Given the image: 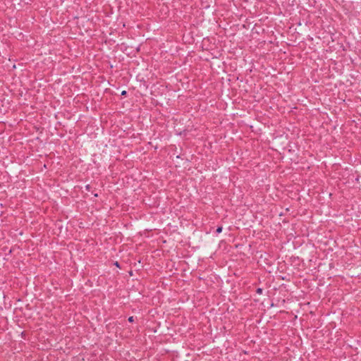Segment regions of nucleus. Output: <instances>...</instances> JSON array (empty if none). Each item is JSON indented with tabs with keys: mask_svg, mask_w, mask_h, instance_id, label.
<instances>
[{
	"mask_svg": "<svg viewBox=\"0 0 361 361\" xmlns=\"http://www.w3.org/2000/svg\"><path fill=\"white\" fill-rule=\"evenodd\" d=\"M222 229H223L222 226H218L216 230V233H218V234L221 233Z\"/></svg>",
	"mask_w": 361,
	"mask_h": 361,
	"instance_id": "f257e3e1",
	"label": "nucleus"
},
{
	"mask_svg": "<svg viewBox=\"0 0 361 361\" xmlns=\"http://www.w3.org/2000/svg\"><path fill=\"white\" fill-rule=\"evenodd\" d=\"M94 197H97V196H98V195H97V193H95V194H94Z\"/></svg>",
	"mask_w": 361,
	"mask_h": 361,
	"instance_id": "0eeeda50",
	"label": "nucleus"
},
{
	"mask_svg": "<svg viewBox=\"0 0 361 361\" xmlns=\"http://www.w3.org/2000/svg\"><path fill=\"white\" fill-rule=\"evenodd\" d=\"M127 94V92L126 90H123L121 92V95L122 96H126Z\"/></svg>",
	"mask_w": 361,
	"mask_h": 361,
	"instance_id": "39448f33",
	"label": "nucleus"
},
{
	"mask_svg": "<svg viewBox=\"0 0 361 361\" xmlns=\"http://www.w3.org/2000/svg\"><path fill=\"white\" fill-rule=\"evenodd\" d=\"M257 293L261 294L262 293V288H258L256 290Z\"/></svg>",
	"mask_w": 361,
	"mask_h": 361,
	"instance_id": "7ed1b4c3",
	"label": "nucleus"
},
{
	"mask_svg": "<svg viewBox=\"0 0 361 361\" xmlns=\"http://www.w3.org/2000/svg\"><path fill=\"white\" fill-rule=\"evenodd\" d=\"M114 265H115V266H116L117 267H120V266H119V263H118V262H116L114 263Z\"/></svg>",
	"mask_w": 361,
	"mask_h": 361,
	"instance_id": "423d86ee",
	"label": "nucleus"
},
{
	"mask_svg": "<svg viewBox=\"0 0 361 361\" xmlns=\"http://www.w3.org/2000/svg\"><path fill=\"white\" fill-rule=\"evenodd\" d=\"M85 190H86L87 191H90V190H91V186H90V185H85Z\"/></svg>",
	"mask_w": 361,
	"mask_h": 361,
	"instance_id": "20e7f679",
	"label": "nucleus"
},
{
	"mask_svg": "<svg viewBox=\"0 0 361 361\" xmlns=\"http://www.w3.org/2000/svg\"><path fill=\"white\" fill-rule=\"evenodd\" d=\"M128 321L129 322H130V323L133 322H134V317H133V316L129 317L128 319Z\"/></svg>",
	"mask_w": 361,
	"mask_h": 361,
	"instance_id": "f03ea898",
	"label": "nucleus"
}]
</instances>
